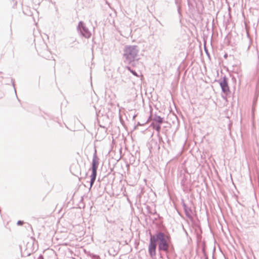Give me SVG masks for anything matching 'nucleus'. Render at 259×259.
Segmentation results:
<instances>
[{
	"instance_id": "nucleus-1",
	"label": "nucleus",
	"mask_w": 259,
	"mask_h": 259,
	"mask_svg": "<svg viewBox=\"0 0 259 259\" xmlns=\"http://www.w3.org/2000/svg\"><path fill=\"white\" fill-rule=\"evenodd\" d=\"M154 236L156 242H158L159 250L167 251L170 243V237L162 232H159Z\"/></svg>"
},
{
	"instance_id": "nucleus-2",
	"label": "nucleus",
	"mask_w": 259,
	"mask_h": 259,
	"mask_svg": "<svg viewBox=\"0 0 259 259\" xmlns=\"http://www.w3.org/2000/svg\"><path fill=\"white\" fill-rule=\"evenodd\" d=\"M157 243L155 240V236L151 235L148 245V252L152 259H155L156 255Z\"/></svg>"
},
{
	"instance_id": "nucleus-3",
	"label": "nucleus",
	"mask_w": 259,
	"mask_h": 259,
	"mask_svg": "<svg viewBox=\"0 0 259 259\" xmlns=\"http://www.w3.org/2000/svg\"><path fill=\"white\" fill-rule=\"evenodd\" d=\"M138 52L136 46H127L124 50V56L127 59L132 60L137 56Z\"/></svg>"
},
{
	"instance_id": "nucleus-4",
	"label": "nucleus",
	"mask_w": 259,
	"mask_h": 259,
	"mask_svg": "<svg viewBox=\"0 0 259 259\" xmlns=\"http://www.w3.org/2000/svg\"><path fill=\"white\" fill-rule=\"evenodd\" d=\"M98 165V162L94 159L92 162V174L91 176V187L93 186L96 178Z\"/></svg>"
},
{
	"instance_id": "nucleus-5",
	"label": "nucleus",
	"mask_w": 259,
	"mask_h": 259,
	"mask_svg": "<svg viewBox=\"0 0 259 259\" xmlns=\"http://www.w3.org/2000/svg\"><path fill=\"white\" fill-rule=\"evenodd\" d=\"M220 85L224 93H227L229 92V87L228 85V83L226 80H224L220 83Z\"/></svg>"
},
{
	"instance_id": "nucleus-6",
	"label": "nucleus",
	"mask_w": 259,
	"mask_h": 259,
	"mask_svg": "<svg viewBox=\"0 0 259 259\" xmlns=\"http://www.w3.org/2000/svg\"><path fill=\"white\" fill-rule=\"evenodd\" d=\"M155 121L159 123H161L163 122L162 118L159 116L155 119Z\"/></svg>"
},
{
	"instance_id": "nucleus-7",
	"label": "nucleus",
	"mask_w": 259,
	"mask_h": 259,
	"mask_svg": "<svg viewBox=\"0 0 259 259\" xmlns=\"http://www.w3.org/2000/svg\"><path fill=\"white\" fill-rule=\"evenodd\" d=\"M23 221H19L18 222H17V224L18 225H22L23 224Z\"/></svg>"
},
{
	"instance_id": "nucleus-8",
	"label": "nucleus",
	"mask_w": 259,
	"mask_h": 259,
	"mask_svg": "<svg viewBox=\"0 0 259 259\" xmlns=\"http://www.w3.org/2000/svg\"><path fill=\"white\" fill-rule=\"evenodd\" d=\"M160 129V126L159 125H158L157 128H156V130L157 131H159Z\"/></svg>"
}]
</instances>
